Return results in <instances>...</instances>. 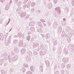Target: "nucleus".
I'll use <instances>...</instances> for the list:
<instances>
[{
	"instance_id": "1",
	"label": "nucleus",
	"mask_w": 74,
	"mask_h": 74,
	"mask_svg": "<svg viewBox=\"0 0 74 74\" xmlns=\"http://www.w3.org/2000/svg\"><path fill=\"white\" fill-rule=\"evenodd\" d=\"M31 71H34V68L33 67H32V68H31Z\"/></svg>"
},
{
	"instance_id": "2",
	"label": "nucleus",
	"mask_w": 74,
	"mask_h": 74,
	"mask_svg": "<svg viewBox=\"0 0 74 74\" xmlns=\"http://www.w3.org/2000/svg\"><path fill=\"white\" fill-rule=\"evenodd\" d=\"M18 36L19 37H21V34H18Z\"/></svg>"
},
{
	"instance_id": "3",
	"label": "nucleus",
	"mask_w": 74,
	"mask_h": 74,
	"mask_svg": "<svg viewBox=\"0 0 74 74\" xmlns=\"http://www.w3.org/2000/svg\"><path fill=\"white\" fill-rule=\"evenodd\" d=\"M27 73H28V74H31V72H28Z\"/></svg>"
},
{
	"instance_id": "4",
	"label": "nucleus",
	"mask_w": 74,
	"mask_h": 74,
	"mask_svg": "<svg viewBox=\"0 0 74 74\" xmlns=\"http://www.w3.org/2000/svg\"><path fill=\"white\" fill-rule=\"evenodd\" d=\"M63 21H66V18L64 19H63Z\"/></svg>"
},
{
	"instance_id": "5",
	"label": "nucleus",
	"mask_w": 74,
	"mask_h": 74,
	"mask_svg": "<svg viewBox=\"0 0 74 74\" xmlns=\"http://www.w3.org/2000/svg\"><path fill=\"white\" fill-rule=\"evenodd\" d=\"M8 8H5V10H8Z\"/></svg>"
},
{
	"instance_id": "6",
	"label": "nucleus",
	"mask_w": 74,
	"mask_h": 74,
	"mask_svg": "<svg viewBox=\"0 0 74 74\" xmlns=\"http://www.w3.org/2000/svg\"><path fill=\"white\" fill-rule=\"evenodd\" d=\"M54 1L55 2H56V3L57 2V1H56V0H54Z\"/></svg>"
},
{
	"instance_id": "7",
	"label": "nucleus",
	"mask_w": 74,
	"mask_h": 74,
	"mask_svg": "<svg viewBox=\"0 0 74 74\" xmlns=\"http://www.w3.org/2000/svg\"><path fill=\"white\" fill-rule=\"evenodd\" d=\"M2 1V0H1V1Z\"/></svg>"
},
{
	"instance_id": "8",
	"label": "nucleus",
	"mask_w": 74,
	"mask_h": 74,
	"mask_svg": "<svg viewBox=\"0 0 74 74\" xmlns=\"http://www.w3.org/2000/svg\"><path fill=\"white\" fill-rule=\"evenodd\" d=\"M46 36H47V35Z\"/></svg>"
}]
</instances>
